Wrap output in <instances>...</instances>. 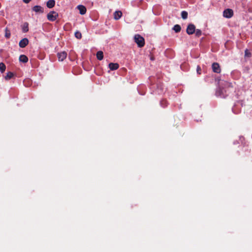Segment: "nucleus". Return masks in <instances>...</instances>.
<instances>
[{"mask_svg":"<svg viewBox=\"0 0 252 252\" xmlns=\"http://www.w3.org/2000/svg\"><path fill=\"white\" fill-rule=\"evenodd\" d=\"M19 59L20 62L24 63H26L28 61V58L25 55H20Z\"/></svg>","mask_w":252,"mask_h":252,"instance_id":"obj_14","label":"nucleus"},{"mask_svg":"<svg viewBox=\"0 0 252 252\" xmlns=\"http://www.w3.org/2000/svg\"><path fill=\"white\" fill-rule=\"evenodd\" d=\"M59 16L57 12L54 11H50L47 15V19L51 22L55 21Z\"/></svg>","mask_w":252,"mask_h":252,"instance_id":"obj_3","label":"nucleus"},{"mask_svg":"<svg viewBox=\"0 0 252 252\" xmlns=\"http://www.w3.org/2000/svg\"><path fill=\"white\" fill-rule=\"evenodd\" d=\"M213 71L217 73H219L221 71L220 64L217 63H214L212 65Z\"/></svg>","mask_w":252,"mask_h":252,"instance_id":"obj_6","label":"nucleus"},{"mask_svg":"<svg viewBox=\"0 0 252 252\" xmlns=\"http://www.w3.org/2000/svg\"><path fill=\"white\" fill-rule=\"evenodd\" d=\"M55 5V1L54 0H49L46 3L48 8H52L54 7Z\"/></svg>","mask_w":252,"mask_h":252,"instance_id":"obj_13","label":"nucleus"},{"mask_svg":"<svg viewBox=\"0 0 252 252\" xmlns=\"http://www.w3.org/2000/svg\"><path fill=\"white\" fill-rule=\"evenodd\" d=\"M252 56L251 53L248 49H246L245 51V57L250 58Z\"/></svg>","mask_w":252,"mask_h":252,"instance_id":"obj_24","label":"nucleus"},{"mask_svg":"<svg viewBox=\"0 0 252 252\" xmlns=\"http://www.w3.org/2000/svg\"><path fill=\"white\" fill-rule=\"evenodd\" d=\"M29 24L28 23H25L22 27V31L24 32H27L29 31Z\"/></svg>","mask_w":252,"mask_h":252,"instance_id":"obj_17","label":"nucleus"},{"mask_svg":"<svg viewBox=\"0 0 252 252\" xmlns=\"http://www.w3.org/2000/svg\"><path fill=\"white\" fill-rule=\"evenodd\" d=\"M57 56L59 61H63L66 58L67 53L65 51L61 52L60 53H58Z\"/></svg>","mask_w":252,"mask_h":252,"instance_id":"obj_7","label":"nucleus"},{"mask_svg":"<svg viewBox=\"0 0 252 252\" xmlns=\"http://www.w3.org/2000/svg\"><path fill=\"white\" fill-rule=\"evenodd\" d=\"M122 16V12L121 11H116L114 13V18L118 20Z\"/></svg>","mask_w":252,"mask_h":252,"instance_id":"obj_12","label":"nucleus"},{"mask_svg":"<svg viewBox=\"0 0 252 252\" xmlns=\"http://www.w3.org/2000/svg\"><path fill=\"white\" fill-rule=\"evenodd\" d=\"M75 36L77 39H81L82 38V34L79 31H76L75 32Z\"/></svg>","mask_w":252,"mask_h":252,"instance_id":"obj_22","label":"nucleus"},{"mask_svg":"<svg viewBox=\"0 0 252 252\" xmlns=\"http://www.w3.org/2000/svg\"><path fill=\"white\" fill-rule=\"evenodd\" d=\"M6 69V66L3 63H0V71L3 73Z\"/></svg>","mask_w":252,"mask_h":252,"instance_id":"obj_20","label":"nucleus"},{"mask_svg":"<svg viewBox=\"0 0 252 252\" xmlns=\"http://www.w3.org/2000/svg\"><path fill=\"white\" fill-rule=\"evenodd\" d=\"M220 87L216 92V95L225 98L229 94L233 91L231 83L225 81H221Z\"/></svg>","mask_w":252,"mask_h":252,"instance_id":"obj_1","label":"nucleus"},{"mask_svg":"<svg viewBox=\"0 0 252 252\" xmlns=\"http://www.w3.org/2000/svg\"><path fill=\"white\" fill-rule=\"evenodd\" d=\"M23 1L25 3H28L31 1V0H23Z\"/></svg>","mask_w":252,"mask_h":252,"instance_id":"obj_28","label":"nucleus"},{"mask_svg":"<svg viewBox=\"0 0 252 252\" xmlns=\"http://www.w3.org/2000/svg\"><path fill=\"white\" fill-rule=\"evenodd\" d=\"M119 67V65L117 63H111L109 64V67L111 70L117 69Z\"/></svg>","mask_w":252,"mask_h":252,"instance_id":"obj_11","label":"nucleus"},{"mask_svg":"<svg viewBox=\"0 0 252 252\" xmlns=\"http://www.w3.org/2000/svg\"><path fill=\"white\" fill-rule=\"evenodd\" d=\"M236 104H235V105H234V106L232 107V111H233L234 113H235V114H238V113L239 112V111H239V110H236V108H236Z\"/></svg>","mask_w":252,"mask_h":252,"instance_id":"obj_26","label":"nucleus"},{"mask_svg":"<svg viewBox=\"0 0 252 252\" xmlns=\"http://www.w3.org/2000/svg\"><path fill=\"white\" fill-rule=\"evenodd\" d=\"M201 67L198 65L197 67V72L198 74H201Z\"/></svg>","mask_w":252,"mask_h":252,"instance_id":"obj_27","label":"nucleus"},{"mask_svg":"<svg viewBox=\"0 0 252 252\" xmlns=\"http://www.w3.org/2000/svg\"><path fill=\"white\" fill-rule=\"evenodd\" d=\"M195 35L197 37H199L202 34L201 31L199 29H197L196 30H195Z\"/></svg>","mask_w":252,"mask_h":252,"instance_id":"obj_25","label":"nucleus"},{"mask_svg":"<svg viewBox=\"0 0 252 252\" xmlns=\"http://www.w3.org/2000/svg\"><path fill=\"white\" fill-rule=\"evenodd\" d=\"M77 8L79 10V13L81 15H84L86 13V8L82 5H79L77 6Z\"/></svg>","mask_w":252,"mask_h":252,"instance_id":"obj_10","label":"nucleus"},{"mask_svg":"<svg viewBox=\"0 0 252 252\" xmlns=\"http://www.w3.org/2000/svg\"><path fill=\"white\" fill-rule=\"evenodd\" d=\"M11 36V33L10 30H9L7 28L5 29V37L8 39L10 38Z\"/></svg>","mask_w":252,"mask_h":252,"instance_id":"obj_19","label":"nucleus"},{"mask_svg":"<svg viewBox=\"0 0 252 252\" xmlns=\"http://www.w3.org/2000/svg\"><path fill=\"white\" fill-rule=\"evenodd\" d=\"M134 39L139 47H143L145 45V39L140 34H135Z\"/></svg>","mask_w":252,"mask_h":252,"instance_id":"obj_2","label":"nucleus"},{"mask_svg":"<svg viewBox=\"0 0 252 252\" xmlns=\"http://www.w3.org/2000/svg\"><path fill=\"white\" fill-rule=\"evenodd\" d=\"M160 105L162 107H165L167 105V101L165 99H163L160 101Z\"/></svg>","mask_w":252,"mask_h":252,"instance_id":"obj_23","label":"nucleus"},{"mask_svg":"<svg viewBox=\"0 0 252 252\" xmlns=\"http://www.w3.org/2000/svg\"><path fill=\"white\" fill-rule=\"evenodd\" d=\"M32 10L36 13H42L44 12V9L42 7L39 5H35L33 6L32 8Z\"/></svg>","mask_w":252,"mask_h":252,"instance_id":"obj_9","label":"nucleus"},{"mask_svg":"<svg viewBox=\"0 0 252 252\" xmlns=\"http://www.w3.org/2000/svg\"><path fill=\"white\" fill-rule=\"evenodd\" d=\"M186 31L188 34H192L195 31V26L192 24H189L187 27Z\"/></svg>","mask_w":252,"mask_h":252,"instance_id":"obj_5","label":"nucleus"},{"mask_svg":"<svg viewBox=\"0 0 252 252\" xmlns=\"http://www.w3.org/2000/svg\"><path fill=\"white\" fill-rule=\"evenodd\" d=\"M188 12L185 11H183L181 13V16L183 19H186L188 18Z\"/></svg>","mask_w":252,"mask_h":252,"instance_id":"obj_21","label":"nucleus"},{"mask_svg":"<svg viewBox=\"0 0 252 252\" xmlns=\"http://www.w3.org/2000/svg\"><path fill=\"white\" fill-rule=\"evenodd\" d=\"M223 15L225 18H230L233 15V11L231 9H226L223 11Z\"/></svg>","mask_w":252,"mask_h":252,"instance_id":"obj_4","label":"nucleus"},{"mask_svg":"<svg viewBox=\"0 0 252 252\" xmlns=\"http://www.w3.org/2000/svg\"><path fill=\"white\" fill-rule=\"evenodd\" d=\"M96 58L97 60L101 61L103 58V53L102 51H99L96 53Z\"/></svg>","mask_w":252,"mask_h":252,"instance_id":"obj_15","label":"nucleus"},{"mask_svg":"<svg viewBox=\"0 0 252 252\" xmlns=\"http://www.w3.org/2000/svg\"><path fill=\"white\" fill-rule=\"evenodd\" d=\"M173 30L175 32H179L181 30V27L179 25H175L173 28Z\"/></svg>","mask_w":252,"mask_h":252,"instance_id":"obj_16","label":"nucleus"},{"mask_svg":"<svg viewBox=\"0 0 252 252\" xmlns=\"http://www.w3.org/2000/svg\"><path fill=\"white\" fill-rule=\"evenodd\" d=\"M14 76V74L12 72H8L7 73L5 77L6 80H9L12 78Z\"/></svg>","mask_w":252,"mask_h":252,"instance_id":"obj_18","label":"nucleus"},{"mask_svg":"<svg viewBox=\"0 0 252 252\" xmlns=\"http://www.w3.org/2000/svg\"><path fill=\"white\" fill-rule=\"evenodd\" d=\"M29 43V40L27 38H24L21 40L19 45L21 48H25Z\"/></svg>","mask_w":252,"mask_h":252,"instance_id":"obj_8","label":"nucleus"}]
</instances>
